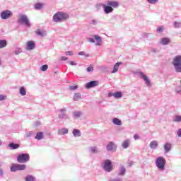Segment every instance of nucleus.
<instances>
[{
  "instance_id": "obj_1",
  "label": "nucleus",
  "mask_w": 181,
  "mask_h": 181,
  "mask_svg": "<svg viewBox=\"0 0 181 181\" xmlns=\"http://www.w3.org/2000/svg\"><path fill=\"white\" fill-rule=\"evenodd\" d=\"M119 6V3L114 1H109L107 2V4H103V8L105 11V13H111L113 12L114 8H118Z\"/></svg>"
},
{
  "instance_id": "obj_2",
  "label": "nucleus",
  "mask_w": 181,
  "mask_h": 181,
  "mask_svg": "<svg viewBox=\"0 0 181 181\" xmlns=\"http://www.w3.org/2000/svg\"><path fill=\"white\" fill-rule=\"evenodd\" d=\"M69 14L66 13L57 12L53 16L54 22H62V21H66L69 19Z\"/></svg>"
},
{
  "instance_id": "obj_3",
  "label": "nucleus",
  "mask_w": 181,
  "mask_h": 181,
  "mask_svg": "<svg viewBox=\"0 0 181 181\" xmlns=\"http://www.w3.org/2000/svg\"><path fill=\"white\" fill-rule=\"evenodd\" d=\"M173 66L177 73H181V55H177L173 59Z\"/></svg>"
},
{
  "instance_id": "obj_4",
  "label": "nucleus",
  "mask_w": 181,
  "mask_h": 181,
  "mask_svg": "<svg viewBox=\"0 0 181 181\" xmlns=\"http://www.w3.org/2000/svg\"><path fill=\"white\" fill-rule=\"evenodd\" d=\"M165 165H166V160L162 156H159L156 159V166L159 170H165Z\"/></svg>"
},
{
  "instance_id": "obj_5",
  "label": "nucleus",
  "mask_w": 181,
  "mask_h": 181,
  "mask_svg": "<svg viewBox=\"0 0 181 181\" xmlns=\"http://www.w3.org/2000/svg\"><path fill=\"white\" fill-rule=\"evenodd\" d=\"M26 169V165L25 164H11L10 170L11 172H16L17 170H25Z\"/></svg>"
},
{
  "instance_id": "obj_6",
  "label": "nucleus",
  "mask_w": 181,
  "mask_h": 181,
  "mask_svg": "<svg viewBox=\"0 0 181 181\" xmlns=\"http://www.w3.org/2000/svg\"><path fill=\"white\" fill-rule=\"evenodd\" d=\"M136 75L139 76L140 78L144 80V81H145L147 87H151V86H152V84L151 83V81L149 80V78H148V76L145 75L144 72L137 71Z\"/></svg>"
},
{
  "instance_id": "obj_7",
  "label": "nucleus",
  "mask_w": 181,
  "mask_h": 181,
  "mask_svg": "<svg viewBox=\"0 0 181 181\" xmlns=\"http://www.w3.org/2000/svg\"><path fill=\"white\" fill-rule=\"evenodd\" d=\"M29 154L28 153H23V154H20L18 158H17V160L18 162H19V163H26V162H28V160H29Z\"/></svg>"
},
{
  "instance_id": "obj_8",
  "label": "nucleus",
  "mask_w": 181,
  "mask_h": 181,
  "mask_svg": "<svg viewBox=\"0 0 181 181\" xmlns=\"http://www.w3.org/2000/svg\"><path fill=\"white\" fill-rule=\"evenodd\" d=\"M13 13H12V11H9V10H4L3 11H1V19H9V18H12Z\"/></svg>"
},
{
  "instance_id": "obj_9",
  "label": "nucleus",
  "mask_w": 181,
  "mask_h": 181,
  "mask_svg": "<svg viewBox=\"0 0 181 181\" xmlns=\"http://www.w3.org/2000/svg\"><path fill=\"white\" fill-rule=\"evenodd\" d=\"M105 170L106 172H111L112 170V163L110 160H105L104 161V166Z\"/></svg>"
},
{
  "instance_id": "obj_10",
  "label": "nucleus",
  "mask_w": 181,
  "mask_h": 181,
  "mask_svg": "<svg viewBox=\"0 0 181 181\" xmlns=\"http://www.w3.org/2000/svg\"><path fill=\"white\" fill-rule=\"evenodd\" d=\"M25 46L26 50H28L29 52H30V50H33V49H35V47H36L35 42L33 41H28L25 43Z\"/></svg>"
},
{
  "instance_id": "obj_11",
  "label": "nucleus",
  "mask_w": 181,
  "mask_h": 181,
  "mask_svg": "<svg viewBox=\"0 0 181 181\" xmlns=\"http://www.w3.org/2000/svg\"><path fill=\"white\" fill-rule=\"evenodd\" d=\"M107 151H110L112 152H115L117 151V146L114 142H110L107 146Z\"/></svg>"
},
{
  "instance_id": "obj_12",
  "label": "nucleus",
  "mask_w": 181,
  "mask_h": 181,
  "mask_svg": "<svg viewBox=\"0 0 181 181\" xmlns=\"http://www.w3.org/2000/svg\"><path fill=\"white\" fill-rule=\"evenodd\" d=\"M98 86V81H92L86 84V88H91L93 87H97Z\"/></svg>"
},
{
  "instance_id": "obj_13",
  "label": "nucleus",
  "mask_w": 181,
  "mask_h": 181,
  "mask_svg": "<svg viewBox=\"0 0 181 181\" xmlns=\"http://www.w3.org/2000/svg\"><path fill=\"white\" fill-rule=\"evenodd\" d=\"M19 21L25 23L26 26H30V24H29V20L28 19V17H26V16H21Z\"/></svg>"
},
{
  "instance_id": "obj_14",
  "label": "nucleus",
  "mask_w": 181,
  "mask_h": 181,
  "mask_svg": "<svg viewBox=\"0 0 181 181\" xmlns=\"http://www.w3.org/2000/svg\"><path fill=\"white\" fill-rule=\"evenodd\" d=\"M160 43L163 45V46H166L170 43V39L168 37L161 38Z\"/></svg>"
},
{
  "instance_id": "obj_15",
  "label": "nucleus",
  "mask_w": 181,
  "mask_h": 181,
  "mask_svg": "<svg viewBox=\"0 0 181 181\" xmlns=\"http://www.w3.org/2000/svg\"><path fill=\"white\" fill-rule=\"evenodd\" d=\"M164 151L165 153H168V152H170V150L172 149V144L170 143H165L164 144Z\"/></svg>"
},
{
  "instance_id": "obj_16",
  "label": "nucleus",
  "mask_w": 181,
  "mask_h": 181,
  "mask_svg": "<svg viewBox=\"0 0 181 181\" xmlns=\"http://www.w3.org/2000/svg\"><path fill=\"white\" fill-rule=\"evenodd\" d=\"M159 146V144L158 141L153 140L152 141L150 142V148L151 149H156Z\"/></svg>"
},
{
  "instance_id": "obj_17",
  "label": "nucleus",
  "mask_w": 181,
  "mask_h": 181,
  "mask_svg": "<svg viewBox=\"0 0 181 181\" xmlns=\"http://www.w3.org/2000/svg\"><path fill=\"white\" fill-rule=\"evenodd\" d=\"M35 33L36 35H37L38 36H41L42 37H43V36H45V35H46V33L41 30L40 28H38L35 30Z\"/></svg>"
},
{
  "instance_id": "obj_18",
  "label": "nucleus",
  "mask_w": 181,
  "mask_h": 181,
  "mask_svg": "<svg viewBox=\"0 0 181 181\" xmlns=\"http://www.w3.org/2000/svg\"><path fill=\"white\" fill-rule=\"evenodd\" d=\"M66 134H69V129L63 128L58 130V135H66Z\"/></svg>"
},
{
  "instance_id": "obj_19",
  "label": "nucleus",
  "mask_w": 181,
  "mask_h": 181,
  "mask_svg": "<svg viewBox=\"0 0 181 181\" xmlns=\"http://www.w3.org/2000/svg\"><path fill=\"white\" fill-rule=\"evenodd\" d=\"M121 64H122V62H117L113 67V71L112 73H117V71H118V69L119 68V65Z\"/></svg>"
},
{
  "instance_id": "obj_20",
  "label": "nucleus",
  "mask_w": 181,
  "mask_h": 181,
  "mask_svg": "<svg viewBox=\"0 0 181 181\" xmlns=\"http://www.w3.org/2000/svg\"><path fill=\"white\" fill-rule=\"evenodd\" d=\"M8 146H9V148H11V149H18L20 146L18 144L10 143L8 144Z\"/></svg>"
},
{
  "instance_id": "obj_21",
  "label": "nucleus",
  "mask_w": 181,
  "mask_h": 181,
  "mask_svg": "<svg viewBox=\"0 0 181 181\" xmlns=\"http://www.w3.org/2000/svg\"><path fill=\"white\" fill-rule=\"evenodd\" d=\"M8 42L5 40H0V49H4V47H6Z\"/></svg>"
},
{
  "instance_id": "obj_22",
  "label": "nucleus",
  "mask_w": 181,
  "mask_h": 181,
  "mask_svg": "<svg viewBox=\"0 0 181 181\" xmlns=\"http://www.w3.org/2000/svg\"><path fill=\"white\" fill-rule=\"evenodd\" d=\"M72 134L74 136H81V132L78 129H74Z\"/></svg>"
},
{
  "instance_id": "obj_23",
  "label": "nucleus",
  "mask_w": 181,
  "mask_h": 181,
  "mask_svg": "<svg viewBox=\"0 0 181 181\" xmlns=\"http://www.w3.org/2000/svg\"><path fill=\"white\" fill-rule=\"evenodd\" d=\"M112 122L113 124H115V125H122V122H121V120H119V119L117 118H114L112 119Z\"/></svg>"
},
{
  "instance_id": "obj_24",
  "label": "nucleus",
  "mask_w": 181,
  "mask_h": 181,
  "mask_svg": "<svg viewBox=\"0 0 181 181\" xmlns=\"http://www.w3.org/2000/svg\"><path fill=\"white\" fill-rule=\"evenodd\" d=\"M122 146L124 148V149H127V148L129 146V140H125L123 141Z\"/></svg>"
},
{
  "instance_id": "obj_25",
  "label": "nucleus",
  "mask_w": 181,
  "mask_h": 181,
  "mask_svg": "<svg viewBox=\"0 0 181 181\" xmlns=\"http://www.w3.org/2000/svg\"><path fill=\"white\" fill-rule=\"evenodd\" d=\"M174 122H181V116L175 115L173 119Z\"/></svg>"
},
{
  "instance_id": "obj_26",
  "label": "nucleus",
  "mask_w": 181,
  "mask_h": 181,
  "mask_svg": "<svg viewBox=\"0 0 181 181\" xmlns=\"http://www.w3.org/2000/svg\"><path fill=\"white\" fill-rule=\"evenodd\" d=\"M19 93L21 95H26V89H25V87L22 86L20 88Z\"/></svg>"
},
{
  "instance_id": "obj_27",
  "label": "nucleus",
  "mask_w": 181,
  "mask_h": 181,
  "mask_svg": "<svg viewBox=\"0 0 181 181\" xmlns=\"http://www.w3.org/2000/svg\"><path fill=\"white\" fill-rule=\"evenodd\" d=\"M113 97H115V98H121L122 97V93L121 92L114 93Z\"/></svg>"
},
{
  "instance_id": "obj_28",
  "label": "nucleus",
  "mask_w": 181,
  "mask_h": 181,
  "mask_svg": "<svg viewBox=\"0 0 181 181\" xmlns=\"http://www.w3.org/2000/svg\"><path fill=\"white\" fill-rule=\"evenodd\" d=\"M35 139L38 140L43 139V132L37 133Z\"/></svg>"
},
{
  "instance_id": "obj_29",
  "label": "nucleus",
  "mask_w": 181,
  "mask_h": 181,
  "mask_svg": "<svg viewBox=\"0 0 181 181\" xmlns=\"http://www.w3.org/2000/svg\"><path fill=\"white\" fill-rule=\"evenodd\" d=\"M173 26L174 28H175L176 29H179L181 28V22H177V21H175L173 23Z\"/></svg>"
},
{
  "instance_id": "obj_30",
  "label": "nucleus",
  "mask_w": 181,
  "mask_h": 181,
  "mask_svg": "<svg viewBox=\"0 0 181 181\" xmlns=\"http://www.w3.org/2000/svg\"><path fill=\"white\" fill-rule=\"evenodd\" d=\"M61 111V114L59 115V118H64V115H66V114L64 112H66V109H62L60 110Z\"/></svg>"
},
{
  "instance_id": "obj_31",
  "label": "nucleus",
  "mask_w": 181,
  "mask_h": 181,
  "mask_svg": "<svg viewBox=\"0 0 181 181\" xmlns=\"http://www.w3.org/2000/svg\"><path fill=\"white\" fill-rule=\"evenodd\" d=\"M43 8V4L37 3L35 4V9H42Z\"/></svg>"
},
{
  "instance_id": "obj_32",
  "label": "nucleus",
  "mask_w": 181,
  "mask_h": 181,
  "mask_svg": "<svg viewBox=\"0 0 181 181\" xmlns=\"http://www.w3.org/2000/svg\"><path fill=\"white\" fill-rule=\"evenodd\" d=\"M80 98H81V95H80V93H75L74 95V100L75 101H77L78 100H80Z\"/></svg>"
},
{
  "instance_id": "obj_33",
  "label": "nucleus",
  "mask_w": 181,
  "mask_h": 181,
  "mask_svg": "<svg viewBox=\"0 0 181 181\" xmlns=\"http://www.w3.org/2000/svg\"><path fill=\"white\" fill-rule=\"evenodd\" d=\"M25 181H35V177L32 175H28L25 177Z\"/></svg>"
},
{
  "instance_id": "obj_34",
  "label": "nucleus",
  "mask_w": 181,
  "mask_h": 181,
  "mask_svg": "<svg viewBox=\"0 0 181 181\" xmlns=\"http://www.w3.org/2000/svg\"><path fill=\"white\" fill-rule=\"evenodd\" d=\"M47 69H49V66H47V64L43 65L40 67V71H46V70H47Z\"/></svg>"
},
{
  "instance_id": "obj_35",
  "label": "nucleus",
  "mask_w": 181,
  "mask_h": 181,
  "mask_svg": "<svg viewBox=\"0 0 181 181\" xmlns=\"http://www.w3.org/2000/svg\"><path fill=\"white\" fill-rule=\"evenodd\" d=\"M126 170L124 167H122L119 173V176H122V175H125Z\"/></svg>"
},
{
  "instance_id": "obj_36",
  "label": "nucleus",
  "mask_w": 181,
  "mask_h": 181,
  "mask_svg": "<svg viewBox=\"0 0 181 181\" xmlns=\"http://www.w3.org/2000/svg\"><path fill=\"white\" fill-rule=\"evenodd\" d=\"M86 71L88 72L94 71V66L90 65V66L86 69Z\"/></svg>"
},
{
  "instance_id": "obj_37",
  "label": "nucleus",
  "mask_w": 181,
  "mask_h": 181,
  "mask_svg": "<svg viewBox=\"0 0 181 181\" xmlns=\"http://www.w3.org/2000/svg\"><path fill=\"white\" fill-rule=\"evenodd\" d=\"M74 117H76V118H78V117H81V112H74Z\"/></svg>"
},
{
  "instance_id": "obj_38",
  "label": "nucleus",
  "mask_w": 181,
  "mask_h": 181,
  "mask_svg": "<svg viewBox=\"0 0 181 181\" xmlns=\"http://www.w3.org/2000/svg\"><path fill=\"white\" fill-rule=\"evenodd\" d=\"M90 152H92V153H97V152H98V151H97V148L95 147H91Z\"/></svg>"
},
{
  "instance_id": "obj_39",
  "label": "nucleus",
  "mask_w": 181,
  "mask_h": 181,
  "mask_svg": "<svg viewBox=\"0 0 181 181\" xmlns=\"http://www.w3.org/2000/svg\"><path fill=\"white\" fill-rule=\"evenodd\" d=\"M151 53H159V49L157 48H151Z\"/></svg>"
},
{
  "instance_id": "obj_40",
  "label": "nucleus",
  "mask_w": 181,
  "mask_h": 181,
  "mask_svg": "<svg viewBox=\"0 0 181 181\" xmlns=\"http://www.w3.org/2000/svg\"><path fill=\"white\" fill-rule=\"evenodd\" d=\"M159 0H147V2H148V4H156V2H158Z\"/></svg>"
},
{
  "instance_id": "obj_41",
  "label": "nucleus",
  "mask_w": 181,
  "mask_h": 181,
  "mask_svg": "<svg viewBox=\"0 0 181 181\" xmlns=\"http://www.w3.org/2000/svg\"><path fill=\"white\" fill-rule=\"evenodd\" d=\"M94 37L97 42H101V37L98 35H94Z\"/></svg>"
},
{
  "instance_id": "obj_42",
  "label": "nucleus",
  "mask_w": 181,
  "mask_h": 181,
  "mask_svg": "<svg viewBox=\"0 0 181 181\" xmlns=\"http://www.w3.org/2000/svg\"><path fill=\"white\" fill-rule=\"evenodd\" d=\"M157 32H158V33H162V32H163V28H162V27L158 28Z\"/></svg>"
},
{
  "instance_id": "obj_43",
  "label": "nucleus",
  "mask_w": 181,
  "mask_h": 181,
  "mask_svg": "<svg viewBox=\"0 0 181 181\" xmlns=\"http://www.w3.org/2000/svg\"><path fill=\"white\" fill-rule=\"evenodd\" d=\"M4 100H6V96L0 95V101H4Z\"/></svg>"
},
{
  "instance_id": "obj_44",
  "label": "nucleus",
  "mask_w": 181,
  "mask_h": 181,
  "mask_svg": "<svg viewBox=\"0 0 181 181\" xmlns=\"http://www.w3.org/2000/svg\"><path fill=\"white\" fill-rule=\"evenodd\" d=\"M177 135L179 138H181V129H179L177 132Z\"/></svg>"
},
{
  "instance_id": "obj_45",
  "label": "nucleus",
  "mask_w": 181,
  "mask_h": 181,
  "mask_svg": "<svg viewBox=\"0 0 181 181\" xmlns=\"http://www.w3.org/2000/svg\"><path fill=\"white\" fill-rule=\"evenodd\" d=\"M69 64H71V66H76L77 63L75 62V61H71L69 62Z\"/></svg>"
},
{
  "instance_id": "obj_46",
  "label": "nucleus",
  "mask_w": 181,
  "mask_h": 181,
  "mask_svg": "<svg viewBox=\"0 0 181 181\" xmlns=\"http://www.w3.org/2000/svg\"><path fill=\"white\" fill-rule=\"evenodd\" d=\"M66 56H69V54L70 56H73V52L71 51H68L66 52Z\"/></svg>"
},
{
  "instance_id": "obj_47",
  "label": "nucleus",
  "mask_w": 181,
  "mask_h": 181,
  "mask_svg": "<svg viewBox=\"0 0 181 181\" xmlns=\"http://www.w3.org/2000/svg\"><path fill=\"white\" fill-rule=\"evenodd\" d=\"M70 90H77V86H70Z\"/></svg>"
},
{
  "instance_id": "obj_48",
  "label": "nucleus",
  "mask_w": 181,
  "mask_h": 181,
  "mask_svg": "<svg viewBox=\"0 0 181 181\" xmlns=\"http://www.w3.org/2000/svg\"><path fill=\"white\" fill-rule=\"evenodd\" d=\"M61 60H64V61L67 60V57H62Z\"/></svg>"
},
{
  "instance_id": "obj_49",
  "label": "nucleus",
  "mask_w": 181,
  "mask_h": 181,
  "mask_svg": "<svg viewBox=\"0 0 181 181\" xmlns=\"http://www.w3.org/2000/svg\"><path fill=\"white\" fill-rule=\"evenodd\" d=\"M78 54H79V56H84L85 53H84V52H80L78 53Z\"/></svg>"
},
{
  "instance_id": "obj_50",
  "label": "nucleus",
  "mask_w": 181,
  "mask_h": 181,
  "mask_svg": "<svg viewBox=\"0 0 181 181\" xmlns=\"http://www.w3.org/2000/svg\"><path fill=\"white\" fill-rule=\"evenodd\" d=\"M175 93H177V94H179V93H181V90L180 89H175Z\"/></svg>"
},
{
  "instance_id": "obj_51",
  "label": "nucleus",
  "mask_w": 181,
  "mask_h": 181,
  "mask_svg": "<svg viewBox=\"0 0 181 181\" xmlns=\"http://www.w3.org/2000/svg\"><path fill=\"white\" fill-rule=\"evenodd\" d=\"M89 42H90V43H94V39L89 38Z\"/></svg>"
},
{
  "instance_id": "obj_52",
  "label": "nucleus",
  "mask_w": 181,
  "mask_h": 181,
  "mask_svg": "<svg viewBox=\"0 0 181 181\" xmlns=\"http://www.w3.org/2000/svg\"><path fill=\"white\" fill-rule=\"evenodd\" d=\"M109 97H114V93H109Z\"/></svg>"
},
{
  "instance_id": "obj_53",
  "label": "nucleus",
  "mask_w": 181,
  "mask_h": 181,
  "mask_svg": "<svg viewBox=\"0 0 181 181\" xmlns=\"http://www.w3.org/2000/svg\"><path fill=\"white\" fill-rule=\"evenodd\" d=\"M3 173L2 170L0 169V175H3Z\"/></svg>"
},
{
  "instance_id": "obj_54",
  "label": "nucleus",
  "mask_w": 181,
  "mask_h": 181,
  "mask_svg": "<svg viewBox=\"0 0 181 181\" xmlns=\"http://www.w3.org/2000/svg\"><path fill=\"white\" fill-rule=\"evenodd\" d=\"M136 139H139V136L136 135Z\"/></svg>"
},
{
  "instance_id": "obj_55",
  "label": "nucleus",
  "mask_w": 181,
  "mask_h": 181,
  "mask_svg": "<svg viewBox=\"0 0 181 181\" xmlns=\"http://www.w3.org/2000/svg\"><path fill=\"white\" fill-rule=\"evenodd\" d=\"M97 45H98V46H100L101 45V44H100V42H98Z\"/></svg>"
},
{
  "instance_id": "obj_56",
  "label": "nucleus",
  "mask_w": 181,
  "mask_h": 181,
  "mask_svg": "<svg viewBox=\"0 0 181 181\" xmlns=\"http://www.w3.org/2000/svg\"><path fill=\"white\" fill-rule=\"evenodd\" d=\"M135 139H136V136H134Z\"/></svg>"
},
{
  "instance_id": "obj_57",
  "label": "nucleus",
  "mask_w": 181,
  "mask_h": 181,
  "mask_svg": "<svg viewBox=\"0 0 181 181\" xmlns=\"http://www.w3.org/2000/svg\"><path fill=\"white\" fill-rule=\"evenodd\" d=\"M1 141H0V145H1Z\"/></svg>"
}]
</instances>
